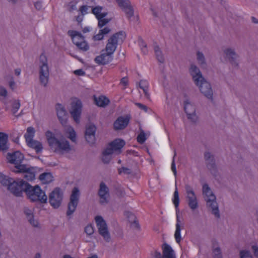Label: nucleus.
<instances>
[{"instance_id": "52", "label": "nucleus", "mask_w": 258, "mask_h": 258, "mask_svg": "<svg viewBox=\"0 0 258 258\" xmlns=\"http://www.w3.org/2000/svg\"><path fill=\"white\" fill-rule=\"evenodd\" d=\"M135 104L141 109L144 110L145 112L147 111L148 108L145 105L140 103H136Z\"/></svg>"}, {"instance_id": "23", "label": "nucleus", "mask_w": 258, "mask_h": 258, "mask_svg": "<svg viewBox=\"0 0 258 258\" xmlns=\"http://www.w3.org/2000/svg\"><path fill=\"white\" fill-rule=\"evenodd\" d=\"M124 140L120 139H116L110 142L108 146L112 147L114 151L120 150L125 145Z\"/></svg>"}, {"instance_id": "27", "label": "nucleus", "mask_w": 258, "mask_h": 258, "mask_svg": "<svg viewBox=\"0 0 258 258\" xmlns=\"http://www.w3.org/2000/svg\"><path fill=\"white\" fill-rule=\"evenodd\" d=\"M8 135L6 133L0 132V151H5L8 149Z\"/></svg>"}, {"instance_id": "29", "label": "nucleus", "mask_w": 258, "mask_h": 258, "mask_svg": "<svg viewBox=\"0 0 258 258\" xmlns=\"http://www.w3.org/2000/svg\"><path fill=\"white\" fill-rule=\"evenodd\" d=\"M25 213L30 223L34 227H38L39 223L37 220H34L32 210L29 209H25Z\"/></svg>"}, {"instance_id": "17", "label": "nucleus", "mask_w": 258, "mask_h": 258, "mask_svg": "<svg viewBox=\"0 0 258 258\" xmlns=\"http://www.w3.org/2000/svg\"><path fill=\"white\" fill-rule=\"evenodd\" d=\"M104 50L102 51L103 52ZM113 59V54L110 52L105 51L95 58L96 63L98 64H106L111 62Z\"/></svg>"}, {"instance_id": "6", "label": "nucleus", "mask_w": 258, "mask_h": 258, "mask_svg": "<svg viewBox=\"0 0 258 258\" xmlns=\"http://www.w3.org/2000/svg\"><path fill=\"white\" fill-rule=\"evenodd\" d=\"M68 34L71 38L73 43L76 45L79 49L84 51L89 49V47L88 44L85 40V38L81 32L76 30H70L68 31Z\"/></svg>"}, {"instance_id": "21", "label": "nucleus", "mask_w": 258, "mask_h": 258, "mask_svg": "<svg viewBox=\"0 0 258 258\" xmlns=\"http://www.w3.org/2000/svg\"><path fill=\"white\" fill-rule=\"evenodd\" d=\"M55 107L58 118L60 122L62 123L67 116V111L64 107L61 104L57 103Z\"/></svg>"}, {"instance_id": "9", "label": "nucleus", "mask_w": 258, "mask_h": 258, "mask_svg": "<svg viewBox=\"0 0 258 258\" xmlns=\"http://www.w3.org/2000/svg\"><path fill=\"white\" fill-rule=\"evenodd\" d=\"M97 227L99 233L104 238L106 241L110 240V234L108 232L107 226L105 221L101 216H97L95 218Z\"/></svg>"}, {"instance_id": "24", "label": "nucleus", "mask_w": 258, "mask_h": 258, "mask_svg": "<svg viewBox=\"0 0 258 258\" xmlns=\"http://www.w3.org/2000/svg\"><path fill=\"white\" fill-rule=\"evenodd\" d=\"M29 147L34 149L37 153L41 152L43 149V146L41 142L32 140L27 142Z\"/></svg>"}, {"instance_id": "35", "label": "nucleus", "mask_w": 258, "mask_h": 258, "mask_svg": "<svg viewBox=\"0 0 258 258\" xmlns=\"http://www.w3.org/2000/svg\"><path fill=\"white\" fill-rule=\"evenodd\" d=\"M17 169V172L19 173H26L28 171L30 168H28L25 164H22V163L14 164Z\"/></svg>"}, {"instance_id": "60", "label": "nucleus", "mask_w": 258, "mask_h": 258, "mask_svg": "<svg viewBox=\"0 0 258 258\" xmlns=\"http://www.w3.org/2000/svg\"><path fill=\"white\" fill-rule=\"evenodd\" d=\"M9 86H10V87L12 89H14L15 86V83L14 80H11V81H10V82H9Z\"/></svg>"}, {"instance_id": "43", "label": "nucleus", "mask_w": 258, "mask_h": 258, "mask_svg": "<svg viewBox=\"0 0 258 258\" xmlns=\"http://www.w3.org/2000/svg\"><path fill=\"white\" fill-rule=\"evenodd\" d=\"M240 255V258H252L249 251L247 250H241Z\"/></svg>"}, {"instance_id": "42", "label": "nucleus", "mask_w": 258, "mask_h": 258, "mask_svg": "<svg viewBox=\"0 0 258 258\" xmlns=\"http://www.w3.org/2000/svg\"><path fill=\"white\" fill-rule=\"evenodd\" d=\"M20 107V103L19 101L14 102L12 105V111L13 114H15L19 110Z\"/></svg>"}, {"instance_id": "55", "label": "nucleus", "mask_w": 258, "mask_h": 258, "mask_svg": "<svg viewBox=\"0 0 258 258\" xmlns=\"http://www.w3.org/2000/svg\"><path fill=\"white\" fill-rule=\"evenodd\" d=\"M109 156V155H103L102 159L103 162L104 163H108L109 162L111 158Z\"/></svg>"}, {"instance_id": "48", "label": "nucleus", "mask_w": 258, "mask_h": 258, "mask_svg": "<svg viewBox=\"0 0 258 258\" xmlns=\"http://www.w3.org/2000/svg\"><path fill=\"white\" fill-rule=\"evenodd\" d=\"M197 59L199 63L203 64L205 63V57L203 54L199 51L197 52Z\"/></svg>"}, {"instance_id": "11", "label": "nucleus", "mask_w": 258, "mask_h": 258, "mask_svg": "<svg viewBox=\"0 0 258 258\" xmlns=\"http://www.w3.org/2000/svg\"><path fill=\"white\" fill-rule=\"evenodd\" d=\"M63 194L58 187L55 188L49 195V202L54 208H58L61 203Z\"/></svg>"}, {"instance_id": "44", "label": "nucleus", "mask_w": 258, "mask_h": 258, "mask_svg": "<svg viewBox=\"0 0 258 258\" xmlns=\"http://www.w3.org/2000/svg\"><path fill=\"white\" fill-rule=\"evenodd\" d=\"M120 84L123 86V89H125L128 85V80L127 77H123L120 81Z\"/></svg>"}, {"instance_id": "58", "label": "nucleus", "mask_w": 258, "mask_h": 258, "mask_svg": "<svg viewBox=\"0 0 258 258\" xmlns=\"http://www.w3.org/2000/svg\"><path fill=\"white\" fill-rule=\"evenodd\" d=\"M141 50L143 53L145 54H147L148 52L147 45L144 43V42H143V45L141 48Z\"/></svg>"}, {"instance_id": "25", "label": "nucleus", "mask_w": 258, "mask_h": 258, "mask_svg": "<svg viewBox=\"0 0 258 258\" xmlns=\"http://www.w3.org/2000/svg\"><path fill=\"white\" fill-rule=\"evenodd\" d=\"M125 216L128 219L129 222L131 223L132 227L136 228H140V225L136 220L135 215L130 212H125L124 214Z\"/></svg>"}, {"instance_id": "18", "label": "nucleus", "mask_w": 258, "mask_h": 258, "mask_svg": "<svg viewBox=\"0 0 258 258\" xmlns=\"http://www.w3.org/2000/svg\"><path fill=\"white\" fill-rule=\"evenodd\" d=\"M24 159V156L20 151H16L13 153H8L7 159L8 162L15 164L22 163Z\"/></svg>"}, {"instance_id": "54", "label": "nucleus", "mask_w": 258, "mask_h": 258, "mask_svg": "<svg viewBox=\"0 0 258 258\" xmlns=\"http://www.w3.org/2000/svg\"><path fill=\"white\" fill-rule=\"evenodd\" d=\"M171 169L172 171V172H173L174 175L176 176L177 172H176V165H175V163L174 159H173L172 163H171Z\"/></svg>"}, {"instance_id": "36", "label": "nucleus", "mask_w": 258, "mask_h": 258, "mask_svg": "<svg viewBox=\"0 0 258 258\" xmlns=\"http://www.w3.org/2000/svg\"><path fill=\"white\" fill-rule=\"evenodd\" d=\"M106 14H102L100 17L97 18L98 20V27L99 28H102L104 26H105L107 23H108L109 21L105 19L104 18L106 16Z\"/></svg>"}, {"instance_id": "46", "label": "nucleus", "mask_w": 258, "mask_h": 258, "mask_svg": "<svg viewBox=\"0 0 258 258\" xmlns=\"http://www.w3.org/2000/svg\"><path fill=\"white\" fill-rule=\"evenodd\" d=\"M85 232L88 235H91L94 232L93 226L92 225H88L85 228Z\"/></svg>"}, {"instance_id": "47", "label": "nucleus", "mask_w": 258, "mask_h": 258, "mask_svg": "<svg viewBox=\"0 0 258 258\" xmlns=\"http://www.w3.org/2000/svg\"><path fill=\"white\" fill-rule=\"evenodd\" d=\"M114 149L112 148V147H109L106 148L103 152L102 155H110L113 153V152L114 151Z\"/></svg>"}, {"instance_id": "41", "label": "nucleus", "mask_w": 258, "mask_h": 258, "mask_svg": "<svg viewBox=\"0 0 258 258\" xmlns=\"http://www.w3.org/2000/svg\"><path fill=\"white\" fill-rule=\"evenodd\" d=\"M25 173V177L27 180L32 181L35 179V174L34 172H31L30 168Z\"/></svg>"}, {"instance_id": "22", "label": "nucleus", "mask_w": 258, "mask_h": 258, "mask_svg": "<svg viewBox=\"0 0 258 258\" xmlns=\"http://www.w3.org/2000/svg\"><path fill=\"white\" fill-rule=\"evenodd\" d=\"M95 104L99 107H105L110 102V100L106 97L101 95L98 97L93 96Z\"/></svg>"}, {"instance_id": "19", "label": "nucleus", "mask_w": 258, "mask_h": 258, "mask_svg": "<svg viewBox=\"0 0 258 258\" xmlns=\"http://www.w3.org/2000/svg\"><path fill=\"white\" fill-rule=\"evenodd\" d=\"M118 6L126 14L127 17L130 18L134 15V10L131 6L128 0H116Z\"/></svg>"}, {"instance_id": "56", "label": "nucleus", "mask_w": 258, "mask_h": 258, "mask_svg": "<svg viewBox=\"0 0 258 258\" xmlns=\"http://www.w3.org/2000/svg\"><path fill=\"white\" fill-rule=\"evenodd\" d=\"M110 30L108 27H105L102 29L100 30L99 32L101 33L103 35L108 34L110 32Z\"/></svg>"}, {"instance_id": "20", "label": "nucleus", "mask_w": 258, "mask_h": 258, "mask_svg": "<svg viewBox=\"0 0 258 258\" xmlns=\"http://www.w3.org/2000/svg\"><path fill=\"white\" fill-rule=\"evenodd\" d=\"M98 194L100 198V203L103 204L107 202V198L108 196V188L104 183L101 182Z\"/></svg>"}, {"instance_id": "32", "label": "nucleus", "mask_w": 258, "mask_h": 258, "mask_svg": "<svg viewBox=\"0 0 258 258\" xmlns=\"http://www.w3.org/2000/svg\"><path fill=\"white\" fill-rule=\"evenodd\" d=\"M175 241L177 243H179L181 240V227L180 221L178 218H177V222L176 224V229L174 233Z\"/></svg>"}, {"instance_id": "1", "label": "nucleus", "mask_w": 258, "mask_h": 258, "mask_svg": "<svg viewBox=\"0 0 258 258\" xmlns=\"http://www.w3.org/2000/svg\"><path fill=\"white\" fill-rule=\"evenodd\" d=\"M0 182L5 186L15 196L21 197L25 192L28 199L32 202H39L41 203H46L47 197L45 191L42 190L38 185L31 186L23 180L15 181L0 173Z\"/></svg>"}, {"instance_id": "31", "label": "nucleus", "mask_w": 258, "mask_h": 258, "mask_svg": "<svg viewBox=\"0 0 258 258\" xmlns=\"http://www.w3.org/2000/svg\"><path fill=\"white\" fill-rule=\"evenodd\" d=\"M53 177L52 174L49 172L42 173L39 176V179L44 184L51 182L53 180Z\"/></svg>"}, {"instance_id": "49", "label": "nucleus", "mask_w": 258, "mask_h": 258, "mask_svg": "<svg viewBox=\"0 0 258 258\" xmlns=\"http://www.w3.org/2000/svg\"><path fill=\"white\" fill-rule=\"evenodd\" d=\"M74 73L77 76H83L85 75V72L83 69H78L74 71Z\"/></svg>"}, {"instance_id": "61", "label": "nucleus", "mask_w": 258, "mask_h": 258, "mask_svg": "<svg viewBox=\"0 0 258 258\" xmlns=\"http://www.w3.org/2000/svg\"><path fill=\"white\" fill-rule=\"evenodd\" d=\"M21 69H17L15 71V75L17 76H19L21 74Z\"/></svg>"}, {"instance_id": "57", "label": "nucleus", "mask_w": 258, "mask_h": 258, "mask_svg": "<svg viewBox=\"0 0 258 258\" xmlns=\"http://www.w3.org/2000/svg\"><path fill=\"white\" fill-rule=\"evenodd\" d=\"M251 248L254 255L258 257V246L256 245H252Z\"/></svg>"}, {"instance_id": "5", "label": "nucleus", "mask_w": 258, "mask_h": 258, "mask_svg": "<svg viewBox=\"0 0 258 258\" xmlns=\"http://www.w3.org/2000/svg\"><path fill=\"white\" fill-rule=\"evenodd\" d=\"M125 37V33L123 31H119L112 35L108 39L104 51L113 54L118 45H120L123 43Z\"/></svg>"}, {"instance_id": "62", "label": "nucleus", "mask_w": 258, "mask_h": 258, "mask_svg": "<svg viewBox=\"0 0 258 258\" xmlns=\"http://www.w3.org/2000/svg\"><path fill=\"white\" fill-rule=\"evenodd\" d=\"M90 31V28L88 27H86L83 29V32L84 33L88 32Z\"/></svg>"}, {"instance_id": "33", "label": "nucleus", "mask_w": 258, "mask_h": 258, "mask_svg": "<svg viewBox=\"0 0 258 258\" xmlns=\"http://www.w3.org/2000/svg\"><path fill=\"white\" fill-rule=\"evenodd\" d=\"M35 131L33 127L30 126L27 128L26 133L24 135V137L26 142L33 140V138L35 136Z\"/></svg>"}, {"instance_id": "50", "label": "nucleus", "mask_w": 258, "mask_h": 258, "mask_svg": "<svg viewBox=\"0 0 258 258\" xmlns=\"http://www.w3.org/2000/svg\"><path fill=\"white\" fill-rule=\"evenodd\" d=\"M88 9V6L84 5L82 6L80 8V11L81 12L82 15H85L87 13Z\"/></svg>"}, {"instance_id": "13", "label": "nucleus", "mask_w": 258, "mask_h": 258, "mask_svg": "<svg viewBox=\"0 0 258 258\" xmlns=\"http://www.w3.org/2000/svg\"><path fill=\"white\" fill-rule=\"evenodd\" d=\"M184 109L186 113L187 118L193 122H196L197 120L198 117L195 113L196 108L194 105H192L189 101L188 100H186L184 102Z\"/></svg>"}, {"instance_id": "37", "label": "nucleus", "mask_w": 258, "mask_h": 258, "mask_svg": "<svg viewBox=\"0 0 258 258\" xmlns=\"http://www.w3.org/2000/svg\"><path fill=\"white\" fill-rule=\"evenodd\" d=\"M102 7L96 6L92 9V13L95 15L96 18L100 17L102 14H106V13H101Z\"/></svg>"}, {"instance_id": "28", "label": "nucleus", "mask_w": 258, "mask_h": 258, "mask_svg": "<svg viewBox=\"0 0 258 258\" xmlns=\"http://www.w3.org/2000/svg\"><path fill=\"white\" fill-rule=\"evenodd\" d=\"M205 159L207 163L208 168L209 169L215 168V164L214 157L210 153L207 152L205 153Z\"/></svg>"}, {"instance_id": "51", "label": "nucleus", "mask_w": 258, "mask_h": 258, "mask_svg": "<svg viewBox=\"0 0 258 258\" xmlns=\"http://www.w3.org/2000/svg\"><path fill=\"white\" fill-rule=\"evenodd\" d=\"M103 37H104V35L101 33L99 32L98 34L95 35L93 37V39L94 40H101L103 39Z\"/></svg>"}, {"instance_id": "39", "label": "nucleus", "mask_w": 258, "mask_h": 258, "mask_svg": "<svg viewBox=\"0 0 258 258\" xmlns=\"http://www.w3.org/2000/svg\"><path fill=\"white\" fill-rule=\"evenodd\" d=\"M172 201H173V203L175 207L176 210L177 211L178 210L179 204V198L178 192L177 189H176V190H175V191L174 192V198H173Z\"/></svg>"}, {"instance_id": "53", "label": "nucleus", "mask_w": 258, "mask_h": 258, "mask_svg": "<svg viewBox=\"0 0 258 258\" xmlns=\"http://www.w3.org/2000/svg\"><path fill=\"white\" fill-rule=\"evenodd\" d=\"M7 95V91L3 87H0V96L6 97Z\"/></svg>"}, {"instance_id": "59", "label": "nucleus", "mask_w": 258, "mask_h": 258, "mask_svg": "<svg viewBox=\"0 0 258 258\" xmlns=\"http://www.w3.org/2000/svg\"><path fill=\"white\" fill-rule=\"evenodd\" d=\"M34 7L37 10H40L42 7V4L39 2H37L34 4Z\"/></svg>"}, {"instance_id": "63", "label": "nucleus", "mask_w": 258, "mask_h": 258, "mask_svg": "<svg viewBox=\"0 0 258 258\" xmlns=\"http://www.w3.org/2000/svg\"><path fill=\"white\" fill-rule=\"evenodd\" d=\"M251 20L253 23L257 24L258 23V20H257L255 18L252 17L251 18Z\"/></svg>"}, {"instance_id": "12", "label": "nucleus", "mask_w": 258, "mask_h": 258, "mask_svg": "<svg viewBox=\"0 0 258 258\" xmlns=\"http://www.w3.org/2000/svg\"><path fill=\"white\" fill-rule=\"evenodd\" d=\"M79 190L78 188H73L70 197V202L68 204V209L67 212V216H71L75 211L78 204Z\"/></svg>"}, {"instance_id": "16", "label": "nucleus", "mask_w": 258, "mask_h": 258, "mask_svg": "<svg viewBox=\"0 0 258 258\" xmlns=\"http://www.w3.org/2000/svg\"><path fill=\"white\" fill-rule=\"evenodd\" d=\"M96 131V127L93 124H90L86 126L85 136L88 143L93 144L95 143Z\"/></svg>"}, {"instance_id": "7", "label": "nucleus", "mask_w": 258, "mask_h": 258, "mask_svg": "<svg viewBox=\"0 0 258 258\" xmlns=\"http://www.w3.org/2000/svg\"><path fill=\"white\" fill-rule=\"evenodd\" d=\"M40 61L41 63L39 71L40 81L42 85L46 86L48 82L49 70L47 57L44 54L40 55Z\"/></svg>"}, {"instance_id": "40", "label": "nucleus", "mask_w": 258, "mask_h": 258, "mask_svg": "<svg viewBox=\"0 0 258 258\" xmlns=\"http://www.w3.org/2000/svg\"><path fill=\"white\" fill-rule=\"evenodd\" d=\"M146 139L147 138L145 132L143 131H142L137 136V140L138 142L142 144L145 142Z\"/></svg>"}, {"instance_id": "30", "label": "nucleus", "mask_w": 258, "mask_h": 258, "mask_svg": "<svg viewBox=\"0 0 258 258\" xmlns=\"http://www.w3.org/2000/svg\"><path fill=\"white\" fill-rule=\"evenodd\" d=\"M149 83L147 80H142L139 83V87L143 90L145 96L147 99L150 98V94L149 93Z\"/></svg>"}, {"instance_id": "26", "label": "nucleus", "mask_w": 258, "mask_h": 258, "mask_svg": "<svg viewBox=\"0 0 258 258\" xmlns=\"http://www.w3.org/2000/svg\"><path fill=\"white\" fill-rule=\"evenodd\" d=\"M224 53L226 55V57L229 59V61L232 65L237 66V63H236L235 61L237 55L235 53V52L230 48H227L225 50Z\"/></svg>"}, {"instance_id": "15", "label": "nucleus", "mask_w": 258, "mask_h": 258, "mask_svg": "<svg viewBox=\"0 0 258 258\" xmlns=\"http://www.w3.org/2000/svg\"><path fill=\"white\" fill-rule=\"evenodd\" d=\"M130 119L131 116L130 115L118 117L114 122V128L115 130H120L125 128L129 123Z\"/></svg>"}, {"instance_id": "2", "label": "nucleus", "mask_w": 258, "mask_h": 258, "mask_svg": "<svg viewBox=\"0 0 258 258\" xmlns=\"http://www.w3.org/2000/svg\"><path fill=\"white\" fill-rule=\"evenodd\" d=\"M189 72L195 84L199 86L201 93L208 98L212 99L213 92L211 85L202 76L199 69L195 65L191 64Z\"/></svg>"}, {"instance_id": "64", "label": "nucleus", "mask_w": 258, "mask_h": 258, "mask_svg": "<svg viewBox=\"0 0 258 258\" xmlns=\"http://www.w3.org/2000/svg\"><path fill=\"white\" fill-rule=\"evenodd\" d=\"M41 257V255L39 253H37L36 254L35 256V258H40Z\"/></svg>"}, {"instance_id": "10", "label": "nucleus", "mask_w": 258, "mask_h": 258, "mask_svg": "<svg viewBox=\"0 0 258 258\" xmlns=\"http://www.w3.org/2000/svg\"><path fill=\"white\" fill-rule=\"evenodd\" d=\"M161 247L162 256L160 252L155 250L152 254L154 258H176L174 251L170 245L164 243L162 245Z\"/></svg>"}, {"instance_id": "4", "label": "nucleus", "mask_w": 258, "mask_h": 258, "mask_svg": "<svg viewBox=\"0 0 258 258\" xmlns=\"http://www.w3.org/2000/svg\"><path fill=\"white\" fill-rule=\"evenodd\" d=\"M203 193L205 200L207 202V206L211 208L212 213L217 218H219L220 214L216 197L213 194L208 185L205 184L203 186Z\"/></svg>"}, {"instance_id": "14", "label": "nucleus", "mask_w": 258, "mask_h": 258, "mask_svg": "<svg viewBox=\"0 0 258 258\" xmlns=\"http://www.w3.org/2000/svg\"><path fill=\"white\" fill-rule=\"evenodd\" d=\"M188 204L189 208L194 210L198 207V203L196 195L192 189L189 186L186 187Z\"/></svg>"}, {"instance_id": "45", "label": "nucleus", "mask_w": 258, "mask_h": 258, "mask_svg": "<svg viewBox=\"0 0 258 258\" xmlns=\"http://www.w3.org/2000/svg\"><path fill=\"white\" fill-rule=\"evenodd\" d=\"M214 258H222L221 249L219 247H216L213 250Z\"/></svg>"}, {"instance_id": "8", "label": "nucleus", "mask_w": 258, "mask_h": 258, "mask_svg": "<svg viewBox=\"0 0 258 258\" xmlns=\"http://www.w3.org/2000/svg\"><path fill=\"white\" fill-rule=\"evenodd\" d=\"M82 109V103L81 101L77 98H74L71 103L70 114L77 123L80 122Z\"/></svg>"}, {"instance_id": "3", "label": "nucleus", "mask_w": 258, "mask_h": 258, "mask_svg": "<svg viewBox=\"0 0 258 258\" xmlns=\"http://www.w3.org/2000/svg\"><path fill=\"white\" fill-rule=\"evenodd\" d=\"M45 136L50 148L54 152L61 153L70 150L69 142L66 140H58L52 132L47 131L45 133Z\"/></svg>"}, {"instance_id": "34", "label": "nucleus", "mask_w": 258, "mask_h": 258, "mask_svg": "<svg viewBox=\"0 0 258 258\" xmlns=\"http://www.w3.org/2000/svg\"><path fill=\"white\" fill-rule=\"evenodd\" d=\"M154 51L159 62L161 63L163 62L164 60V57L162 55V51L160 50V48L158 45L155 46Z\"/></svg>"}, {"instance_id": "38", "label": "nucleus", "mask_w": 258, "mask_h": 258, "mask_svg": "<svg viewBox=\"0 0 258 258\" xmlns=\"http://www.w3.org/2000/svg\"><path fill=\"white\" fill-rule=\"evenodd\" d=\"M68 138L73 142H75L76 141V134L74 128L72 127H70L68 128Z\"/></svg>"}]
</instances>
